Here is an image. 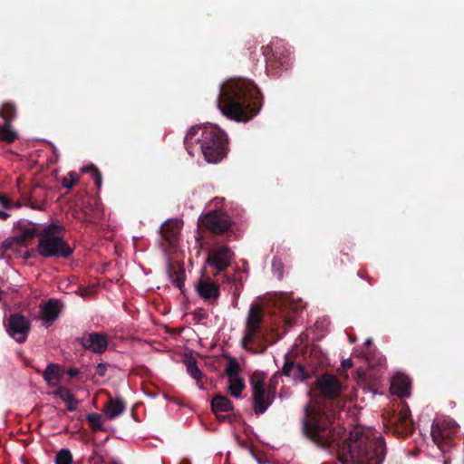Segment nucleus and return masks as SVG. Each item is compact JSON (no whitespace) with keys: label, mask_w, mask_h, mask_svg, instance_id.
Segmentation results:
<instances>
[{"label":"nucleus","mask_w":464,"mask_h":464,"mask_svg":"<svg viewBox=\"0 0 464 464\" xmlns=\"http://www.w3.org/2000/svg\"><path fill=\"white\" fill-rule=\"evenodd\" d=\"M303 433L320 448H338L343 464H382L387 449L384 438L370 430H354L343 439L345 430L334 427L325 419L303 420Z\"/></svg>","instance_id":"f257e3e1"},{"label":"nucleus","mask_w":464,"mask_h":464,"mask_svg":"<svg viewBox=\"0 0 464 464\" xmlns=\"http://www.w3.org/2000/svg\"><path fill=\"white\" fill-rule=\"evenodd\" d=\"M217 103L227 118L246 121L259 112L261 93L253 81L233 79L221 85Z\"/></svg>","instance_id":"f03ea898"},{"label":"nucleus","mask_w":464,"mask_h":464,"mask_svg":"<svg viewBox=\"0 0 464 464\" xmlns=\"http://www.w3.org/2000/svg\"><path fill=\"white\" fill-rule=\"evenodd\" d=\"M194 143H199L200 150L208 163H218L227 156L228 139L218 126L191 127L184 140L186 150L191 156H194Z\"/></svg>","instance_id":"7ed1b4c3"},{"label":"nucleus","mask_w":464,"mask_h":464,"mask_svg":"<svg viewBox=\"0 0 464 464\" xmlns=\"http://www.w3.org/2000/svg\"><path fill=\"white\" fill-rule=\"evenodd\" d=\"M65 229L63 226L51 223L41 233L36 250L44 257L69 258L73 248L64 240Z\"/></svg>","instance_id":"20e7f679"},{"label":"nucleus","mask_w":464,"mask_h":464,"mask_svg":"<svg viewBox=\"0 0 464 464\" xmlns=\"http://www.w3.org/2000/svg\"><path fill=\"white\" fill-rule=\"evenodd\" d=\"M263 309L260 305L254 304L250 306L246 327L244 330V336L241 341V345L245 350L252 353H257L250 344L256 343L259 348V353H264L267 348V330L263 328Z\"/></svg>","instance_id":"39448f33"},{"label":"nucleus","mask_w":464,"mask_h":464,"mask_svg":"<svg viewBox=\"0 0 464 464\" xmlns=\"http://www.w3.org/2000/svg\"><path fill=\"white\" fill-rule=\"evenodd\" d=\"M266 58V71L267 75L279 76L291 65V52L281 43H273L272 45L262 47Z\"/></svg>","instance_id":"423d86ee"},{"label":"nucleus","mask_w":464,"mask_h":464,"mask_svg":"<svg viewBox=\"0 0 464 464\" xmlns=\"http://www.w3.org/2000/svg\"><path fill=\"white\" fill-rule=\"evenodd\" d=\"M253 392V410L256 415L263 414L273 403L276 396V385L266 387L263 379H256V375L250 378Z\"/></svg>","instance_id":"0eeeda50"},{"label":"nucleus","mask_w":464,"mask_h":464,"mask_svg":"<svg viewBox=\"0 0 464 464\" xmlns=\"http://www.w3.org/2000/svg\"><path fill=\"white\" fill-rule=\"evenodd\" d=\"M387 432L397 437H407L414 430L411 410L407 404L401 405V409L389 415L385 422Z\"/></svg>","instance_id":"6e6552de"},{"label":"nucleus","mask_w":464,"mask_h":464,"mask_svg":"<svg viewBox=\"0 0 464 464\" xmlns=\"http://www.w3.org/2000/svg\"><path fill=\"white\" fill-rule=\"evenodd\" d=\"M198 224L213 234L222 235L230 229L232 221L227 213L213 210L201 215Z\"/></svg>","instance_id":"1a4fd4ad"},{"label":"nucleus","mask_w":464,"mask_h":464,"mask_svg":"<svg viewBox=\"0 0 464 464\" xmlns=\"http://www.w3.org/2000/svg\"><path fill=\"white\" fill-rule=\"evenodd\" d=\"M7 334L17 343L26 341L31 330V322L20 313L10 314L5 324Z\"/></svg>","instance_id":"9d476101"},{"label":"nucleus","mask_w":464,"mask_h":464,"mask_svg":"<svg viewBox=\"0 0 464 464\" xmlns=\"http://www.w3.org/2000/svg\"><path fill=\"white\" fill-rule=\"evenodd\" d=\"M315 388L324 399L334 400L338 398L341 394L342 382L335 375L324 373L317 378Z\"/></svg>","instance_id":"9b49d317"},{"label":"nucleus","mask_w":464,"mask_h":464,"mask_svg":"<svg viewBox=\"0 0 464 464\" xmlns=\"http://www.w3.org/2000/svg\"><path fill=\"white\" fill-rule=\"evenodd\" d=\"M78 342L83 349L93 353H103L109 346L108 335L100 332H85Z\"/></svg>","instance_id":"f8f14e48"},{"label":"nucleus","mask_w":464,"mask_h":464,"mask_svg":"<svg viewBox=\"0 0 464 464\" xmlns=\"http://www.w3.org/2000/svg\"><path fill=\"white\" fill-rule=\"evenodd\" d=\"M234 254L227 246H217L209 250L207 263L218 271L227 269L232 262Z\"/></svg>","instance_id":"ddd939ff"},{"label":"nucleus","mask_w":464,"mask_h":464,"mask_svg":"<svg viewBox=\"0 0 464 464\" xmlns=\"http://www.w3.org/2000/svg\"><path fill=\"white\" fill-rule=\"evenodd\" d=\"M196 290L198 295L210 304H217L220 295L219 284L208 278H200L196 285Z\"/></svg>","instance_id":"4468645a"},{"label":"nucleus","mask_w":464,"mask_h":464,"mask_svg":"<svg viewBox=\"0 0 464 464\" xmlns=\"http://www.w3.org/2000/svg\"><path fill=\"white\" fill-rule=\"evenodd\" d=\"M180 232V224L178 219H169L160 227V236L163 240L170 246H175L179 240Z\"/></svg>","instance_id":"2eb2a0df"},{"label":"nucleus","mask_w":464,"mask_h":464,"mask_svg":"<svg viewBox=\"0 0 464 464\" xmlns=\"http://www.w3.org/2000/svg\"><path fill=\"white\" fill-rule=\"evenodd\" d=\"M40 227L41 226L38 224L19 220L14 225V228L19 232V235L15 237L25 246L26 242L33 239L34 237L38 236L40 237L42 231Z\"/></svg>","instance_id":"dca6fc26"},{"label":"nucleus","mask_w":464,"mask_h":464,"mask_svg":"<svg viewBox=\"0 0 464 464\" xmlns=\"http://www.w3.org/2000/svg\"><path fill=\"white\" fill-rule=\"evenodd\" d=\"M62 310V304L58 300L50 299L46 304L41 306V319L46 327L51 326L59 317Z\"/></svg>","instance_id":"f3484780"},{"label":"nucleus","mask_w":464,"mask_h":464,"mask_svg":"<svg viewBox=\"0 0 464 464\" xmlns=\"http://www.w3.org/2000/svg\"><path fill=\"white\" fill-rule=\"evenodd\" d=\"M282 374L287 377H292L296 381H305L310 377L308 371L304 365L295 363L287 356L285 357V361L282 368Z\"/></svg>","instance_id":"a211bd4d"},{"label":"nucleus","mask_w":464,"mask_h":464,"mask_svg":"<svg viewBox=\"0 0 464 464\" xmlns=\"http://www.w3.org/2000/svg\"><path fill=\"white\" fill-rule=\"evenodd\" d=\"M24 246L16 237L6 238L1 246L0 251L4 257H19L22 256L23 248Z\"/></svg>","instance_id":"6ab92c4d"},{"label":"nucleus","mask_w":464,"mask_h":464,"mask_svg":"<svg viewBox=\"0 0 464 464\" xmlns=\"http://www.w3.org/2000/svg\"><path fill=\"white\" fill-rule=\"evenodd\" d=\"M168 275L171 282L183 292L185 285V268L183 264L178 262H169L168 265Z\"/></svg>","instance_id":"aec40b11"},{"label":"nucleus","mask_w":464,"mask_h":464,"mask_svg":"<svg viewBox=\"0 0 464 464\" xmlns=\"http://www.w3.org/2000/svg\"><path fill=\"white\" fill-rule=\"evenodd\" d=\"M211 410L218 416L219 420H226V416H220L221 412H228L233 410V404L231 401L221 394H217L211 401Z\"/></svg>","instance_id":"412c9836"},{"label":"nucleus","mask_w":464,"mask_h":464,"mask_svg":"<svg viewBox=\"0 0 464 464\" xmlns=\"http://www.w3.org/2000/svg\"><path fill=\"white\" fill-rule=\"evenodd\" d=\"M43 377L49 387H57L63 377V368L57 363H49L43 372Z\"/></svg>","instance_id":"4be33fe9"},{"label":"nucleus","mask_w":464,"mask_h":464,"mask_svg":"<svg viewBox=\"0 0 464 464\" xmlns=\"http://www.w3.org/2000/svg\"><path fill=\"white\" fill-rule=\"evenodd\" d=\"M126 410V404L121 398H111L104 406V415L109 420H113L121 415Z\"/></svg>","instance_id":"5701e85b"},{"label":"nucleus","mask_w":464,"mask_h":464,"mask_svg":"<svg viewBox=\"0 0 464 464\" xmlns=\"http://www.w3.org/2000/svg\"><path fill=\"white\" fill-rule=\"evenodd\" d=\"M430 435L434 443L443 451L451 442V438L446 430L440 428L439 423L433 422L431 424Z\"/></svg>","instance_id":"b1692460"},{"label":"nucleus","mask_w":464,"mask_h":464,"mask_svg":"<svg viewBox=\"0 0 464 464\" xmlns=\"http://www.w3.org/2000/svg\"><path fill=\"white\" fill-rule=\"evenodd\" d=\"M391 388L396 395L407 397L410 395V380L405 376L397 375L392 379Z\"/></svg>","instance_id":"393cba45"},{"label":"nucleus","mask_w":464,"mask_h":464,"mask_svg":"<svg viewBox=\"0 0 464 464\" xmlns=\"http://www.w3.org/2000/svg\"><path fill=\"white\" fill-rule=\"evenodd\" d=\"M246 384L240 376L228 378L227 391L231 396L240 398Z\"/></svg>","instance_id":"a878e982"},{"label":"nucleus","mask_w":464,"mask_h":464,"mask_svg":"<svg viewBox=\"0 0 464 464\" xmlns=\"http://www.w3.org/2000/svg\"><path fill=\"white\" fill-rule=\"evenodd\" d=\"M17 139V132L13 130L10 122H5L0 128V140L12 143Z\"/></svg>","instance_id":"bb28decb"},{"label":"nucleus","mask_w":464,"mask_h":464,"mask_svg":"<svg viewBox=\"0 0 464 464\" xmlns=\"http://www.w3.org/2000/svg\"><path fill=\"white\" fill-rule=\"evenodd\" d=\"M81 171L82 173L90 174L92 179H93L94 184L97 187V188H101L102 183V173L100 172V170L98 169V168L95 165L91 164V165L82 167L81 169Z\"/></svg>","instance_id":"cd10ccee"},{"label":"nucleus","mask_w":464,"mask_h":464,"mask_svg":"<svg viewBox=\"0 0 464 464\" xmlns=\"http://www.w3.org/2000/svg\"><path fill=\"white\" fill-rule=\"evenodd\" d=\"M81 171L82 173L90 174L92 179H93L94 184L97 187V188H101L102 183V173L100 172V170L98 169V168L95 165L91 164V165L82 167L81 169Z\"/></svg>","instance_id":"c85d7f7f"},{"label":"nucleus","mask_w":464,"mask_h":464,"mask_svg":"<svg viewBox=\"0 0 464 464\" xmlns=\"http://www.w3.org/2000/svg\"><path fill=\"white\" fill-rule=\"evenodd\" d=\"M16 116L15 106L11 102H5L0 110V117L5 120V122H10Z\"/></svg>","instance_id":"c756f323"},{"label":"nucleus","mask_w":464,"mask_h":464,"mask_svg":"<svg viewBox=\"0 0 464 464\" xmlns=\"http://www.w3.org/2000/svg\"><path fill=\"white\" fill-rule=\"evenodd\" d=\"M187 372L195 380L199 381L202 377V372L197 365V362L193 357H188L185 360Z\"/></svg>","instance_id":"7c9ffc66"},{"label":"nucleus","mask_w":464,"mask_h":464,"mask_svg":"<svg viewBox=\"0 0 464 464\" xmlns=\"http://www.w3.org/2000/svg\"><path fill=\"white\" fill-rule=\"evenodd\" d=\"M241 369L236 358L228 356L225 372L228 378L239 376Z\"/></svg>","instance_id":"2f4dec72"},{"label":"nucleus","mask_w":464,"mask_h":464,"mask_svg":"<svg viewBox=\"0 0 464 464\" xmlns=\"http://www.w3.org/2000/svg\"><path fill=\"white\" fill-rule=\"evenodd\" d=\"M86 420L93 431L102 430V416L99 413H90L87 415Z\"/></svg>","instance_id":"473e14b6"},{"label":"nucleus","mask_w":464,"mask_h":464,"mask_svg":"<svg viewBox=\"0 0 464 464\" xmlns=\"http://www.w3.org/2000/svg\"><path fill=\"white\" fill-rule=\"evenodd\" d=\"M72 456L69 450H61L55 458V464H72Z\"/></svg>","instance_id":"72a5a7b5"},{"label":"nucleus","mask_w":464,"mask_h":464,"mask_svg":"<svg viewBox=\"0 0 464 464\" xmlns=\"http://www.w3.org/2000/svg\"><path fill=\"white\" fill-rule=\"evenodd\" d=\"M53 394L60 399H62L64 402L68 401H72V398H73V394L63 386H57L56 390L53 392Z\"/></svg>","instance_id":"f704fd0d"},{"label":"nucleus","mask_w":464,"mask_h":464,"mask_svg":"<svg viewBox=\"0 0 464 464\" xmlns=\"http://www.w3.org/2000/svg\"><path fill=\"white\" fill-rule=\"evenodd\" d=\"M79 181V176L73 172L71 171L68 173L66 177H64L62 179V184L66 188H72L74 185H76Z\"/></svg>","instance_id":"c9c22d12"},{"label":"nucleus","mask_w":464,"mask_h":464,"mask_svg":"<svg viewBox=\"0 0 464 464\" xmlns=\"http://www.w3.org/2000/svg\"><path fill=\"white\" fill-rule=\"evenodd\" d=\"M272 270L274 275L278 278L282 279L284 276V264L280 258L274 257L272 261Z\"/></svg>","instance_id":"e433bc0d"},{"label":"nucleus","mask_w":464,"mask_h":464,"mask_svg":"<svg viewBox=\"0 0 464 464\" xmlns=\"http://www.w3.org/2000/svg\"><path fill=\"white\" fill-rule=\"evenodd\" d=\"M0 205L5 208H12L14 207V202L11 198L2 195L0 196Z\"/></svg>","instance_id":"4c0bfd02"},{"label":"nucleus","mask_w":464,"mask_h":464,"mask_svg":"<svg viewBox=\"0 0 464 464\" xmlns=\"http://www.w3.org/2000/svg\"><path fill=\"white\" fill-rule=\"evenodd\" d=\"M66 403H67L66 410L68 411H76V409L78 407L79 401L73 397V398H72V401H66Z\"/></svg>","instance_id":"58836bf2"},{"label":"nucleus","mask_w":464,"mask_h":464,"mask_svg":"<svg viewBox=\"0 0 464 464\" xmlns=\"http://www.w3.org/2000/svg\"><path fill=\"white\" fill-rule=\"evenodd\" d=\"M97 371H96V373L101 376V377H104L105 374H106V372H107V364L106 363H103V362H100L98 365H97Z\"/></svg>","instance_id":"ea45409f"},{"label":"nucleus","mask_w":464,"mask_h":464,"mask_svg":"<svg viewBox=\"0 0 464 464\" xmlns=\"http://www.w3.org/2000/svg\"><path fill=\"white\" fill-rule=\"evenodd\" d=\"M193 314L194 317L199 321L204 320L208 317L207 313H205L202 309L195 311Z\"/></svg>","instance_id":"a19ab883"},{"label":"nucleus","mask_w":464,"mask_h":464,"mask_svg":"<svg viewBox=\"0 0 464 464\" xmlns=\"http://www.w3.org/2000/svg\"><path fill=\"white\" fill-rule=\"evenodd\" d=\"M287 305H288V307H287V308H288L289 310L293 311V313H294V314H298V313L302 310L301 305H298V304H292V303H290V304H288Z\"/></svg>","instance_id":"79ce46f5"},{"label":"nucleus","mask_w":464,"mask_h":464,"mask_svg":"<svg viewBox=\"0 0 464 464\" xmlns=\"http://www.w3.org/2000/svg\"><path fill=\"white\" fill-rule=\"evenodd\" d=\"M67 374L71 377V378H75L77 377L79 374H80V371L79 369L77 368H69L67 370Z\"/></svg>","instance_id":"37998d69"},{"label":"nucleus","mask_w":464,"mask_h":464,"mask_svg":"<svg viewBox=\"0 0 464 464\" xmlns=\"http://www.w3.org/2000/svg\"><path fill=\"white\" fill-rule=\"evenodd\" d=\"M353 366V362L351 359H345L342 361V367L344 369L351 368Z\"/></svg>","instance_id":"c03bdc74"},{"label":"nucleus","mask_w":464,"mask_h":464,"mask_svg":"<svg viewBox=\"0 0 464 464\" xmlns=\"http://www.w3.org/2000/svg\"><path fill=\"white\" fill-rule=\"evenodd\" d=\"M285 324L287 327H291L294 324V319L289 317V316H285Z\"/></svg>","instance_id":"a18cd8bd"},{"label":"nucleus","mask_w":464,"mask_h":464,"mask_svg":"<svg viewBox=\"0 0 464 464\" xmlns=\"http://www.w3.org/2000/svg\"><path fill=\"white\" fill-rule=\"evenodd\" d=\"M7 218H9V214L5 210L0 209V219L5 220Z\"/></svg>","instance_id":"49530a36"},{"label":"nucleus","mask_w":464,"mask_h":464,"mask_svg":"<svg viewBox=\"0 0 464 464\" xmlns=\"http://www.w3.org/2000/svg\"><path fill=\"white\" fill-rule=\"evenodd\" d=\"M372 340H371V339H367V340L365 341L364 344H365V345H367V346H369V345H371V344H372Z\"/></svg>","instance_id":"de8ad7c7"},{"label":"nucleus","mask_w":464,"mask_h":464,"mask_svg":"<svg viewBox=\"0 0 464 464\" xmlns=\"http://www.w3.org/2000/svg\"><path fill=\"white\" fill-rule=\"evenodd\" d=\"M29 256H30L29 254L27 252H25L24 255V258H29Z\"/></svg>","instance_id":"09e8293b"},{"label":"nucleus","mask_w":464,"mask_h":464,"mask_svg":"<svg viewBox=\"0 0 464 464\" xmlns=\"http://www.w3.org/2000/svg\"><path fill=\"white\" fill-rule=\"evenodd\" d=\"M359 276H360L361 277H364V274H363L362 272H359Z\"/></svg>","instance_id":"8fccbe9b"},{"label":"nucleus","mask_w":464,"mask_h":464,"mask_svg":"<svg viewBox=\"0 0 464 464\" xmlns=\"http://www.w3.org/2000/svg\"><path fill=\"white\" fill-rule=\"evenodd\" d=\"M36 372L41 373V371L39 369H35Z\"/></svg>","instance_id":"3c124183"}]
</instances>
